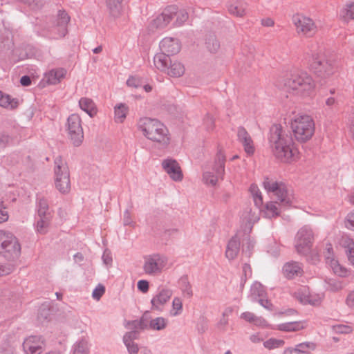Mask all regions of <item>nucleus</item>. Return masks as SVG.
<instances>
[{"label": "nucleus", "instance_id": "nucleus-1", "mask_svg": "<svg viewBox=\"0 0 354 354\" xmlns=\"http://www.w3.org/2000/svg\"><path fill=\"white\" fill-rule=\"evenodd\" d=\"M268 141L274 156L281 162L294 160L297 150L294 148L291 135L284 131L281 124L272 125L269 131Z\"/></svg>", "mask_w": 354, "mask_h": 354}, {"label": "nucleus", "instance_id": "nucleus-2", "mask_svg": "<svg viewBox=\"0 0 354 354\" xmlns=\"http://www.w3.org/2000/svg\"><path fill=\"white\" fill-rule=\"evenodd\" d=\"M284 88L287 92L292 95L308 97L313 94L315 83L308 73L298 71L285 80Z\"/></svg>", "mask_w": 354, "mask_h": 354}, {"label": "nucleus", "instance_id": "nucleus-3", "mask_svg": "<svg viewBox=\"0 0 354 354\" xmlns=\"http://www.w3.org/2000/svg\"><path fill=\"white\" fill-rule=\"evenodd\" d=\"M138 129L149 140L162 145L169 143L168 129L158 120L151 118H141L138 122Z\"/></svg>", "mask_w": 354, "mask_h": 354}, {"label": "nucleus", "instance_id": "nucleus-4", "mask_svg": "<svg viewBox=\"0 0 354 354\" xmlns=\"http://www.w3.org/2000/svg\"><path fill=\"white\" fill-rule=\"evenodd\" d=\"M290 127L296 140L305 142L310 140L315 132V122L311 116L306 114L295 115L290 122Z\"/></svg>", "mask_w": 354, "mask_h": 354}, {"label": "nucleus", "instance_id": "nucleus-5", "mask_svg": "<svg viewBox=\"0 0 354 354\" xmlns=\"http://www.w3.org/2000/svg\"><path fill=\"white\" fill-rule=\"evenodd\" d=\"M55 185L62 194H67L71 190L70 172L66 161L60 156L54 160Z\"/></svg>", "mask_w": 354, "mask_h": 354}, {"label": "nucleus", "instance_id": "nucleus-6", "mask_svg": "<svg viewBox=\"0 0 354 354\" xmlns=\"http://www.w3.org/2000/svg\"><path fill=\"white\" fill-rule=\"evenodd\" d=\"M310 68L320 78L325 79L333 75L338 67L335 59H326L318 54L312 55Z\"/></svg>", "mask_w": 354, "mask_h": 354}, {"label": "nucleus", "instance_id": "nucleus-7", "mask_svg": "<svg viewBox=\"0 0 354 354\" xmlns=\"http://www.w3.org/2000/svg\"><path fill=\"white\" fill-rule=\"evenodd\" d=\"M0 254L8 260L18 258L21 245L16 236L11 232L0 230Z\"/></svg>", "mask_w": 354, "mask_h": 354}, {"label": "nucleus", "instance_id": "nucleus-8", "mask_svg": "<svg viewBox=\"0 0 354 354\" xmlns=\"http://www.w3.org/2000/svg\"><path fill=\"white\" fill-rule=\"evenodd\" d=\"M263 185L268 192L274 194L281 207H289L292 205L293 197L283 183L265 178Z\"/></svg>", "mask_w": 354, "mask_h": 354}, {"label": "nucleus", "instance_id": "nucleus-9", "mask_svg": "<svg viewBox=\"0 0 354 354\" xmlns=\"http://www.w3.org/2000/svg\"><path fill=\"white\" fill-rule=\"evenodd\" d=\"M314 234L313 230L308 225H304L297 233L295 236V249L298 254L306 255L309 253L313 245Z\"/></svg>", "mask_w": 354, "mask_h": 354}, {"label": "nucleus", "instance_id": "nucleus-10", "mask_svg": "<svg viewBox=\"0 0 354 354\" xmlns=\"http://www.w3.org/2000/svg\"><path fill=\"white\" fill-rule=\"evenodd\" d=\"M66 130L73 144L78 147L84 139V132L80 117L77 114L71 115L67 120Z\"/></svg>", "mask_w": 354, "mask_h": 354}, {"label": "nucleus", "instance_id": "nucleus-11", "mask_svg": "<svg viewBox=\"0 0 354 354\" xmlns=\"http://www.w3.org/2000/svg\"><path fill=\"white\" fill-rule=\"evenodd\" d=\"M292 22L298 34L306 37H312L317 32V26L313 19L301 15H295Z\"/></svg>", "mask_w": 354, "mask_h": 354}, {"label": "nucleus", "instance_id": "nucleus-12", "mask_svg": "<svg viewBox=\"0 0 354 354\" xmlns=\"http://www.w3.org/2000/svg\"><path fill=\"white\" fill-rule=\"evenodd\" d=\"M167 263V258L160 254H153L145 257L143 269L145 273L155 275L160 273Z\"/></svg>", "mask_w": 354, "mask_h": 354}, {"label": "nucleus", "instance_id": "nucleus-13", "mask_svg": "<svg viewBox=\"0 0 354 354\" xmlns=\"http://www.w3.org/2000/svg\"><path fill=\"white\" fill-rule=\"evenodd\" d=\"M70 21V17L64 10H59L57 24L53 28V33L49 35V37L58 39L64 37L67 32V25Z\"/></svg>", "mask_w": 354, "mask_h": 354}, {"label": "nucleus", "instance_id": "nucleus-14", "mask_svg": "<svg viewBox=\"0 0 354 354\" xmlns=\"http://www.w3.org/2000/svg\"><path fill=\"white\" fill-rule=\"evenodd\" d=\"M164 171L176 182H180L183 178V174L179 163L174 159L167 158L162 162Z\"/></svg>", "mask_w": 354, "mask_h": 354}, {"label": "nucleus", "instance_id": "nucleus-15", "mask_svg": "<svg viewBox=\"0 0 354 354\" xmlns=\"http://www.w3.org/2000/svg\"><path fill=\"white\" fill-rule=\"evenodd\" d=\"M173 294L171 289L160 288L151 300V309L162 311L163 306L170 299Z\"/></svg>", "mask_w": 354, "mask_h": 354}, {"label": "nucleus", "instance_id": "nucleus-16", "mask_svg": "<svg viewBox=\"0 0 354 354\" xmlns=\"http://www.w3.org/2000/svg\"><path fill=\"white\" fill-rule=\"evenodd\" d=\"M44 342L40 336H30L23 343V348L26 354H40L43 351Z\"/></svg>", "mask_w": 354, "mask_h": 354}, {"label": "nucleus", "instance_id": "nucleus-17", "mask_svg": "<svg viewBox=\"0 0 354 354\" xmlns=\"http://www.w3.org/2000/svg\"><path fill=\"white\" fill-rule=\"evenodd\" d=\"M237 140L243 147L248 156H250L254 153V142L249 133L243 127H239L237 129Z\"/></svg>", "mask_w": 354, "mask_h": 354}, {"label": "nucleus", "instance_id": "nucleus-18", "mask_svg": "<svg viewBox=\"0 0 354 354\" xmlns=\"http://www.w3.org/2000/svg\"><path fill=\"white\" fill-rule=\"evenodd\" d=\"M175 14H176V7H167L153 20V26L157 28H164L173 20Z\"/></svg>", "mask_w": 354, "mask_h": 354}, {"label": "nucleus", "instance_id": "nucleus-19", "mask_svg": "<svg viewBox=\"0 0 354 354\" xmlns=\"http://www.w3.org/2000/svg\"><path fill=\"white\" fill-rule=\"evenodd\" d=\"M294 296L298 301L304 304H309L315 306L320 301V299L319 297L313 296L310 294L309 288L306 286H301L299 288L294 292Z\"/></svg>", "mask_w": 354, "mask_h": 354}, {"label": "nucleus", "instance_id": "nucleus-20", "mask_svg": "<svg viewBox=\"0 0 354 354\" xmlns=\"http://www.w3.org/2000/svg\"><path fill=\"white\" fill-rule=\"evenodd\" d=\"M160 48L165 54L172 55L180 51V44L178 39L165 37L160 42Z\"/></svg>", "mask_w": 354, "mask_h": 354}, {"label": "nucleus", "instance_id": "nucleus-21", "mask_svg": "<svg viewBox=\"0 0 354 354\" xmlns=\"http://www.w3.org/2000/svg\"><path fill=\"white\" fill-rule=\"evenodd\" d=\"M283 272L287 279H293L302 274L303 269L301 263L297 261H290L284 264Z\"/></svg>", "mask_w": 354, "mask_h": 354}, {"label": "nucleus", "instance_id": "nucleus-22", "mask_svg": "<svg viewBox=\"0 0 354 354\" xmlns=\"http://www.w3.org/2000/svg\"><path fill=\"white\" fill-rule=\"evenodd\" d=\"M247 8L248 4L242 0H236L227 6L229 12L239 17H242L246 15Z\"/></svg>", "mask_w": 354, "mask_h": 354}, {"label": "nucleus", "instance_id": "nucleus-23", "mask_svg": "<svg viewBox=\"0 0 354 354\" xmlns=\"http://www.w3.org/2000/svg\"><path fill=\"white\" fill-rule=\"evenodd\" d=\"M240 251V241L236 236H233L228 242L225 251V257L229 260L234 259Z\"/></svg>", "mask_w": 354, "mask_h": 354}, {"label": "nucleus", "instance_id": "nucleus-24", "mask_svg": "<svg viewBox=\"0 0 354 354\" xmlns=\"http://www.w3.org/2000/svg\"><path fill=\"white\" fill-rule=\"evenodd\" d=\"M170 55L163 52L157 53L153 57V63L156 68L161 71H166L171 64Z\"/></svg>", "mask_w": 354, "mask_h": 354}, {"label": "nucleus", "instance_id": "nucleus-25", "mask_svg": "<svg viewBox=\"0 0 354 354\" xmlns=\"http://www.w3.org/2000/svg\"><path fill=\"white\" fill-rule=\"evenodd\" d=\"M66 71L64 68L53 69L45 74V79L48 84H57L65 76Z\"/></svg>", "mask_w": 354, "mask_h": 354}, {"label": "nucleus", "instance_id": "nucleus-26", "mask_svg": "<svg viewBox=\"0 0 354 354\" xmlns=\"http://www.w3.org/2000/svg\"><path fill=\"white\" fill-rule=\"evenodd\" d=\"M123 0H106L109 14L114 18L119 17L122 11Z\"/></svg>", "mask_w": 354, "mask_h": 354}, {"label": "nucleus", "instance_id": "nucleus-27", "mask_svg": "<svg viewBox=\"0 0 354 354\" xmlns=\"http://www.w3.org/2000/svg\"><path fill=\"white\" fill-rule=\"evenodd\" d=\"M305 328V323L303 322H291L278 324L276 329L285 332L298 331Z\"/></svg>", "mask_w": 354, "mask_h": 354}, {"label": "nucleus", "instance_id": "nucleus-28", "mask_svg": "<svg viewBox=\"0 0 354 354\" xmlns=\"http://www.w3.org/2000/svg\"><path fill=\"white\" fill-rule=\"evenodd\" d=\"M79 105L80 109L91 117H93L96 113L95 103L90 98L82 97L79 100Z\"/></svg>", "mask_w": 354, "mask_h": 354}, {"label": "nucleus", "instance_id": "nucleus-29", "mask_svg": "<svg viewBox=\"0 0 354 354\" xmlns=\"http://www.w3.org/2000/svg\"><path fill=\"white\" fill-rule=\"evenodd\" d=\"M326 263L332 268L335 274L344 277L346 275L347 270L345 268L342 266L337 260H336L333 256H327L326 257Z\"/></svg>", "mask_w": 354, "mask_h": 354}, {"label": "nucleus", "instance_id": "nucleus-30", "mask_svg": "<svg viewBox=\"0 0 354 354\" xmlns=\"http://www.w3.org/2000/svg\"><path fill=\"white\" fill-rule=\"evenodd\" d=\"M225 157L224 154L220 151L217 153L215 164L214 166V170L218 176L223 178L224 173H225Z\"/></svg>", "mask_w": 354, "mask_h": 354}, {"label": "nucleus", "instance_id": "nucleus-31", "mask_svg": "<svg viewBox=\"0 0 354 354\" xmlns=\"http://www.w3.org/2000/svg\"><path fill=\"white\" fill-rule=\"evenodd\" d=\"M18 105V100L11 97L0 91V106L7 109H15Z\"/></svg>", "mask_w": 354, "mask_h": 354}, {"label": "nucleus", "instance_id": "nucleus-32", "mask_svg": "<svg viewBox=\"0 0 354 354\" xmlns=\"http://www.w3.org/2000/svg\"><path fill=\"white\" fill-rule=\"evenodd\" d=\"M168 75L172 77H180L183 75L185 72L184 66L178 62H173L171 61V64H169L168 66V69H167Z\"/></svg>", "mask_w": 354, "mask_h": 354}, {"label": "nucleus", "instance_id": "nucleus-33", "mask_svg": "<svg viewBox=\"0 0 354 354\" xmlns=\"http://www.w3.org/2000/svg\"><path fill=\"white\" fill-rule=\"evenodd\" d=\"M128 110V106L125 104H117L114 108L115 121L122 123L127 117Z\"/></svg>", "mask_w": 354, "mask_h": 354}, {"label": "nucleus", "instance_id": "nucleus-34", "mask_svg": "<svg viewBox=\"0 0 354 354\" xmlns=\"http://www.w3.org/2000/svg\"><path fill=\"white\" fill-rule=\"evenodd\" d=\"M178 286L180 289L181 290L183 294L188 297L190 298L193 295V292L192 290V286L190 285V283L189 281L187 276H183L181 277L178 280Z\"/></svg>", "mask_w": 354, "mask_h": 354}, {"label": "nucleus", "instance_id": "nucleus-35", "mask_svg": "<svg viewBox=\"0 0 354 354\" xmlns=\"http://www.w3.org/2000/svg\"><path fill=\"white\" fill-rule=\"evenodd\" d=\"M168 324V320L162 317H158L150 320L149 328L153 330H162L165 329Z\"/></svg>", "mask_w": 354, "mask_h": 354}, {"label": "nucleus", "instance_id": "nucleus-36", "mask_svg": "<svg viewBox=\"0 0 354 354\" xmlns=\"http://www.w3.org/2000/svg\"><path fill=\"white\" fill-rule=\"evenodd\" d=\"M37 207L38 216H51L48 201L44 197L37 198Z\"/></svg>", "mask_w": 354, "mask_h": 354}, {"label": "nucleus", "instance_id": "nucleus-37", "mask_svg": "<svg viewBox=\"0 0 354 354\" xmlns=\"http://www.w3.org/2000/svg\"><path fill=\"white\" fill-rule=\"evenodd\" d=\"M205 46L209 52L214 53L219 49L220 42L214 35L209 34L206 37Z\"/></svg>", "mask_w": 354, "mask_h": 354}, {"label": "nucleus", "instance_id": "nucleus-38", "mask_svg": "<svg viewBox=\"0 0 354 354\" xmlns=\"http://www.w3.org/2000/svg\"><path fill=\"white\" fill-rule=\"evenodd\" d=\"M315 348V345L313 342H303L296 345L295 348H286L284 351L283 354H301L302 348H310L313 350Z\"/></svg>", "mask_w": 354, "mask_h": 354}, {"label": "nucleus", "instance_id": "nucleus-39", "mask_svg": "<svg viewBox=\"0 0 354 354\" xmlns=\"http://www.w3.org/2000/svg\"><path fill=\"white\" fill-rule=\"evenodd\" d=\"M250 192L252 196L255 205L260 208L263 205V198L261 192L259 191L257 185L252 184L250 187Z\"/></svg>", "mask_w": 354, "mask_h": 354}, {"label": "nucleus", "instance_id": "nucleus-40", "mask_svg": "<svg viewBox=\"0 0 354 354\" xmlns=\"http://www.w3.org/2000/svg\"><path fill=\"white\" fill-rule=\"evenodd\" d=\"M265 290L263 286L258 282L252 284L250 288V297L252 301L257 300L258 298L263 297Z\"/></svg>", "mask_w": 354, "mask_h": 354}, {"label": "nucleus", "instance_id": "nucleus-41", "mask_svg": "<svg viewBox=\"0 0 354 354\" xmlns=\"http://www.w3.org/2000/svg\"><path fill=\"white\" fill-rule=\"evenodd\" d=\"M36 230L40 234H45L49 225L51 216H38Z\"/></svg>", "mask_w": 354, "mask_h": 354}, {"label": "nucleus", "instance_id": "nucleus-42", "mask_svg": "<svg viewBox=\"0 0 354 354\" xmlns=\"http://www.w3.org/2000/svg\"><path fill=\"white\" fill-rule=\"evenodd\" d=\"M73 354H88L87 342L81 339L76 342L73 346Z\"/></svg>", "mask_w": 354, "mask_h": 354}, {"label": "nucleus", "instance_id": "nucleus-43", "mask_svg": "<svg viewBox=\"0 0 354 354\" xmlns=\"http://www.w3.org/2000/svg\"><path fill=\"white\" fill-rule=\"evenodd\" d=\"M277 202H269L266 205V214L269 218L275 217L279 215V210L277 205Z\"/></svg>", "mask_w": 354, "mask_h": 354}, {"label": "nucleus", "instance_id": "nucleus-44", "mask_svg": "<svg viewBox=\"0 0 354 354\" xmlns=\"http://www.w3.org/2000/svg\"><path fill=\"white\" fill-rule=\"evenodd\" d=\"M341 17L345 20L348 21L354 19V2L348 3L341 11Z\"/></svg>", "mask_w": 354, "mask_h": 354}, {"label": "nucleus", "instance_id": "nucleus-45", "mask_svg": "<svg viewBox=\"0 0 354 354\" xmlns=\"http://www.w3.org/2000/svg\"><path fill=\"white\" fill-rule=\"evenodd\" d=\"M220 177L216 174L214 175L212 172L205 171L203 174V180L206 185L215 186L217 183L218 179Z\"/></svg>", "mask_w": 354, "mask_h": 354}, {"label": "nucleus", "instance_id": "nucleus-46", "mask_svg": "<svg viewBox=\"0 0 354 354\" xmlns=\"http://www.w3.org/2000/svg\"><path fill=\"white\" fill-rule=\"evenodd\" d=\"M183 303L179 297H174L172 301V310L170 312L171 316L179 315L182 313Z\"/></svg>", "mask_w": 354, "mask_h": 354}, {"label": "nucleus", "instance_id": "nucleus-47", "mask_svg": "<svg viewBox=\"0 0 354 354\" xmlns=\"http://www.w3.org/2000/svg\"><path fill=\"white\" fill-rule=\"evenodd\" d=\"M174 17H176L174 25L176 26H182L188 19V13L185 10H180L178 11L176 8V14H175Z\"/></svg>", "mask_w": 354, "mask_h": 354}, {"label": "nucleus", "instance_id": "nucleus-48", "mask_svg": "<svg viewBox=\"0 0 354 354\" xmlns=\"http://www.w3.org/2000/svg\"><path fill=\"white\" fill-rule=\"evenodd\" d=\"M31 10H40L44 5V0H23Z\"/></svg>", "mask_w": 354, "mask_h": 354}, {"label": "nucleus", "instance_id": "nucleus-49", "mask_svg": "<svg viewBox=\"0 0 354 354\" xmlns=\"http://www.w3.org/2000/svg\"><path fill=\"white\" fill-rule=\"evenodd\" d=\"M127 84L129 87L137 88L142 86V82L139 77L131 76L127 80Z\"/></svg>", "mask_w": 354, "mask_h": 354}, {"label": "nucleus", "instance_id": "nucleus-50", "mask_svg": "<svg viewBox=\"0 0 354 354\" xmlns=\"http://www.w3.org/2000/svg\"><path fill=\"white\" fill-rule=\"evenodd\" d=\"M132 325L135 329H147L149 328V324L145 317H142L140 320H135L132 322Z\"/></svg>", "mask_w": 354, "mask_h": 354}, {"label": "nucleus", "instance_id": "nucleus-51", "mask_svg": "<svg viewBox=\"0 0 354 354\" xmlns=\"http://www.w3.org/2000/svg\"><path fill=\"white\" fill-rule=\"evenodd\" d=\"M328 288L330 289V290L333 292L338 291L343 288L342 282L334 279H330L328 282Z\"/></svg>", "mask_w": 354, "mask_h": 354}, {"label": "nucleus", "instance_id": "nucleus-52", "mask_svg": "<svg viewBox=\"0 0 354 354\" xmlns=\"http://www.w3.org/2000/svg\"><path fill=\"white\" fill-rule=\"evenodd\" d=\"M346 254L349 262L354 266V242H350L346 247Z\"/></svg>", "mask_w": 354, "mask_h": 354}, {"label": "nucleus", "instance_id": "nucleus-53", "mask_svg": "<svg viewBox=\"0 0 354 354\" xmlns=\"http://www.w3.org/2000/svg\"><path fill=\"white\" fill-rule=\"evenodd\" d=\"M345 226L354 231V209L348 213L346 217Z\"/></svg>", "mask_w": 354, "mask_h": 354}, {"label": "nucleus", "instance_id": "nucleus-54", "mask_svg": "<svg viewBox=\"0 0 354 354\" xmlns=\"http://www.w3.org/2000/svg\"><path fill=\"white\" fill-rule=\"evenodd\" d=\"M105 292L104 286L99 284L93 291L92 297L93 299L99 300Z\"/></svg>", "mask_w": 354, "mask_h": 354}, {"label": "nucleus", "instance_id": "nucleus-55", "mask_svg": "<svg viewBox=\"0 0 354 354\" xmlns=\"http://www.w3.org/2000/svg\"><path fill=\"white\" fill-rule=\"evenodd\" d=\"M138 337V333L136 330H133L129 332H127L123 337L124 342H133L134 339H137Z\"/></svg>", "mask_w": 354, "mask_h": 354}, {"label": "nucleus", "instance_id": "nucleus-56", "mask_svg": "<svg viewBox=\"0 0 354 354\" xmlns=\"http://www.w3.org/2000/svg\"><path fill=\"white\" fill-rule=\"evenodd\" d=\"M254 245V243L253 241L248 239L245 244L243 245L242 251L243 253L248 257H250L251 254V250L253 249Z\"/></svg>", "mask_w": 354, "mask_h": 354}, {"label": "nucleus", "instance_id": "nucleus-57", "mask_svg": "<svg viewBox=\"0 0 354 354\" xmlns=\"http://www.w3.org/2000/svg\"><path fill=\"white\" fill-rule=\"evenodd\" d=\"M1 354H14V348L8 343L5 342L0 346Z\"/></svg>", "mask_w": 354, "mask_h": 354}, {"label": "nucleus", "instance_id": "nucleus-58", "mask_svg": "<svg viewBox=\"0 0 354 354\" xmlns=\"http://www.w3.org/2000/svg\"><path fill=\"white\" fill-rule=\"evenodd\" d=\"M124 344H125L129 354L138 353L139 351L138 346L134 342H124Z\"/></svg>", "mask_w": 354, "mask_h": 354}, {"label": "nucleus", "instance_id": "nucleus-59", "mask_svg": "<svg viewBox=\"0 0 354 354\" xmlns=\"http://www.w3.org/2000/svg\"><path fill=\"white\" fill-rule=\"evenodd\" d=\"M102 259L104 263L106 266H110L112 263L113 259L111 253L109 250H105L103 252Z\"/></svg>", "mask_w": 354, "mask_h": 354}, {"label": "nucleus", "instance_id": "nucleus-60", "mask_svg": "<svg viewBox=\"0 0 354 354\" xmlns=\"http://www.w3.org/2000/svg\"><path fill=\"white\" fill-rule=\"evenodd\" d=\"M196 328L199 333H205L208 328L207 321L204 318L200 319Z\"/></svg>", "mask_w": 354, "mask_h": 354}, {"label": "nucleus", "instance_id": "nucleus-61", "mask_svg": "<svg viewBox=\"0 0 354 354\" xmlns=\"http://www.w3.org/2000/svg\"><path fill=\"white\" fill-rule=\"evenodd\" d=\"M243 275L241 281L245 282L247 277H250L252 275V269L248 263H244L243 266Z\"/></svg>", "mask_w": 354, "mask_h": 354}, {"label": "nucleus", "instance_id": "nucleus-62", "mask_svg": "<svg viewBox=\"0 0 354 354\" xmlns=\"http://www.w3.org/2000/svg\"><path fill=\"white\" fill-rule=\"evenodd\" d=\"M253 324L261 328H268L269 326L268 323L264 318L258 316H256Z\"/></svg>", "mask_w": 354, "mask_h": 354}, {"label": "nucleus", "instance_id": "nucleus-63", "mask_svg": "<svg viewBox=\"0 0 354 354\" xmlns=\"http://www.w3.org/2000/svg\"><path fill=\"white\" fill-rule=\"evenodd\" d=\"M241 318L249 323L253 324L256 318V315L251 312H244L241 315Z\"/></svg>", "mask_w": 354, "mask_h": 354}, {"label": "nucleus", "instance_id": "nucleus-64", "mask_svg": "<svg viewBox=\"0 0 354 354\" xmlns=\"http://www.w3.org/2000/svg\"><path fill=\"white\" fill-rule=\"evenodd\" d=\"M279 344V341L275 339H270L266 342H264L263 345L266 348L272 349L278 347Z\"/></svg>", "mask_w": 354, "mask_h": 354}]
</instances>
